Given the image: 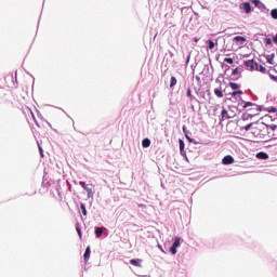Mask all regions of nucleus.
Segmentation results:
<instances>
[{"label":"nucleus","mask_w":277,"mask_h":277,"mask_svg":"<svg viewBox=\"0 0 277 277\" xmlns=\"http://www.w3.org/2000/svg\"><path fill=\"white\" fill-rule=\"evenodd\" d=\"M250 114H242V120H248V118H252V116H259L261 114V107L255 105L254 107L249 109Z\"/></svg>","instance_id":"f257e3e1"},{"label":"nucleus","mask_w":277,"mask_h":277,"mask_svg":"<svg viewBox=\"0 0 277 277\" xmlns=\"http://www.w3.org/2000/svg\"><path fill=\"white\" fill-rule=\"evenodd\" d=\"M80 185L83 189H85L89 198H92V196H94V190L92 189V187L85 184V182H80Z\"/></svg>","instance_id":"f03ea898"},{"label":"nucleus","mask_w":277,"mask_h":277,"mask_svg":"<svg viewBox=\"0 0 277 277\" xmlns=\"http://www.w3.org/2000/svg\"><path fill=\"white\" fill-rule=\"evenodd\" d=\"M245 66L246 68H248L249 70H254L256 69L258 63L254 62V60H249L245 62Z\"/></svg>","instance_id":"7ed1b4c3"},{"label":"nucleus","mask_w":277,"mask_h":277,"mask_svg":"<svg viewBox=\"0 0 277 277\" xmlns=\"http://www.w3.org/2000/svg\"><path fill=\"white\" fill-rule=\"evenodd\" d=\"M223 166H232V163H235V158L233 156L227 155L222 159Z\"/></svg>","instance_id":"20e7f679"},{"label":"nucleus","mask_w":277,"mask_h":277,"mask_svg":"<svg viewBox=\"0 0 277 277\" xmlns=\"http://www.w3.org/2000/svg\"><path fill=\"white\" fill-rule=\"evenodd\" d=\"M233 41L236 42V44H238L240 47L246 44V38L241 37V36L234 37Z\"/></svg>","instance_id":"39448f33"},{"label":"nucleus","mask_w":277,"mask_h":277,"mask_svg":"<svg viewBox=\"0 0 277 277\" xmlns=\"http://www.w3.org/2000/svg\"><path fill=\"white\" fill-rule=\"evenodd\" d=\"M240 8L245 10L246 14H250L252 12V6L250 5V2H243L240 4Z\"/></svg>","instance_id":"423d86ee"},{"label":"nucleus","mask_w":277,"mask_h":277,"mask_svg":"<svg viewBox=\"0 0 277 277\" xmlns=\"http://www.w3.org/2000/svg\"><path fill=\"white\" fill-rule=\"evenodd\" d=\"M221 116H222L221 120H229V118H235V115L228 114V110L226 109L222 110Z\"/></svg>","instance_id":"0eeeda50"},{"label":"nucleus","mask_w":277,"mask_h":277,"mask_svg":"<svg viewBox=\"0 0 277 277\" xmlns=\"http://www.w3.org/2000/svg\"><path fill=\"white\" fill-rule=\"evenodd\" d=\"M130 263H131V265H134V267H142V260L141 259H138V260H135V259L130 260Z\"/></svg>","instance_id":"6e6552de"},{"label":"nucleus","mask_w":277,"mask_h":277,"mask_svg":"<svg viewBox=\"0 0 277 277\" xmlns=\"http://www.w3.org/2000/svg\"><path fill=\"white\" fill-rule=\"evenodd\" d=\"M255 70H258L259 72H262V75H265L267 72V68H265V66L263 65H256Z\"/></svg>","instance_id":"1a4fd4ad"},{"label":"nucleus","mask_w":277,"mask_h":277,"mask_svg":"<svg viewBox=\"0 0 277 277\" xmlns=\"http://www.w3.org/2000/svg\"><path fill=\"white\" fill-rule=\"evenodd\" d=\"M214 94L217 96V98H224V93L222 92V89H214Z\"/></svg>","instance_id":"9d476101"},{"label":"nucleus","mask_w":277,"mask_h":277,"mask_svg":"<svg viewBox=\"0 0 277 277\" xmlns=\"http://www.w3.org/2000/svg\"><path fill=\"white\" fill-rule=\"evenodd\" d=\"M95 237H97V238L103 237V227L95 228Z\"/></svg>","instance_id":"9b49d317"},{"label":"nucleus","mask_w":277,"mask_h":277,"mask_svg":"<svg viewBox=\"0 0 277 277\" xmlns=\"http://www.w3.org/2000/svg\"><path fill=\"white\" fill-rule=\"evenodd\" d=\"M256 157H259V159H268L269 158V156L266 153H263V151L259 153L256 155Z\"/></svg>","instance_id":"f8f14e48"},{"label":"nucleus","mask_w":277,"mask_h":277,"mask_svg":"<svg viewBox=\"0 0 277 277\" xmlns=\"http://www.w3.org/2000/svg\"><path fill=\"white\" fill-rule=\"evenodd\" d=\"M143 148H148L150 146V141L148 138H144L142 142Z\"/></svg>","instance_id":"ddd939ff"},{"label":"nucleus","mask_w":277,"mask_h":277,"mask_svg":"<svg viewBox=\"0 0 277 277\" xmlns=\"http://www.w3.org/2000/svg\"><path fill=\"white\" fill-rule=\"evenodd\" d=\"M90 254H91L90 247H87L84 252V261H88V259H90Z\"/></svg>","instance_id":"4468645a"},{"label":"nucleus","mask_w":277,"mask_h":277,"mask_svg":"<svg viewBox=\"0 0 277 277\" xmlns=\"http://www.w3.org/2000/svg\"><path fill=\"white\" fill-rule=\"evenodd\" d=\"M179 246H181V238L180 237H175L174 242H173V247L174 248H179Z\"/></svg>","instance_id":"2eb2a0df"},{"label":"nucleus","mask_w":277,"mask_h":277,"mask_svg":"<svg viewBox=\"0 0 277 277\" xmlns=\"http://www.w3.org/2000/svg\"><path fill=\"white\" fill-rule=\"evenodd\" d=\"M266 62H267L268 64H274V54L267 55V56H266Z\"/></svg>","instance_id":"dca6fc26"},{"label":"nucleus","mask_w":277,"mask_h":277,"mask_svg":"<svg viewBox=\"0 0 277 277\" xmlns=\"http://www.w3.org/2000/svg\"><path fill=\"white\" fill-rule=\"evenodd\" d=\"M176 82H177L176 77L172 76L171 82H170V88H174V85H176Z\"/></svg>","instance_id":"f3484780"},{"label":"nucleus","mask_w":277,"mask_h":277,"mask_svg":"<svg viewBox=\"0 0 277 277\" xmlns=\"http://www.w3.org/2000/svg\"><path fill=\"white\" fill-rule=\"evenodd\" d=\"M254 106H256L254 103L246 102L245 105H243V109H248V107H254Z\"/></svg>","instance_id":"a211bd4d"},{"label":"nucleus","mask_w":277,"mask_h":277,"mask_svg":"<svg viewBox=\"0 0 277 277\" xmlns=\"http://www.w3.org/2000/svg\"><path fill=\"white\" fill-rule=\"evenodd\" d=\"M229 88L232 90H239V84L235 83V82H229Z\"/></svg>","instance_id":"6ab92c4d"},{"label":"nucleus","mask_w":277,"mask_h":277,"mask_svg":"<svg viewBox=\"0 0 277 277\" xmlns=\"http://www.w3.org/2000/svg\"><path fill=\"white\" fill-rule=\"evenodd\" d=\"M80 209H81L83 215H88V210L85 209V205L84 203L80 205Z\"/></svg>","instance_id":"aec40b11"},{"label":"nucleus","mask_w":277,"mask_h":277,"mask_svg":"<svg viewBox=\"0 0 277 277\" xmlns=\"http://www.w3.org/2000/svg\"><path fill=\"white\" fill-rule=\"evenodd\" d=\"M271 16H272V18L277 19V9H273V10L271 11Z\"/></svg>","instance_id":"412c9836"},{"label":"nucleus","mask_w":277,"mask_h":277,"mask_svg":"<svg viewBox=\"0 0 277 277\" xmlns=\"http://www.w3.org/2000/svg\"><path fill=\"white\" fill-rule=\"evenodd\" d=\"M209 49L210 50H213V49H215V42H213V40H209Z\"/></svg>","instance_id":"4be33fe9"},{"label":"nucleus","mask_w":277,"mask_h":277,"mask_svg":"<svg viewBox=\"0 0 277 277\" xmlns=\"http://www.w3.org/2000/svg\"><path fill=\"white\" fill-rule=\"evenodd\" d=\"M267 111H268L269 114H276L277 109H276V107L272 106V107H268V108H267Z\"/></svg>","instance_id":"5701e85b"},{"label":"nucleus","mask_w":277,"mask_h":277,"mask_svg":"<svg viewBox=\"0 0 277 277\" xmlns=\"http://www.w3.org/2000/svg\"><path fill=\"white\" fill-rule=\"evenodd\" d=\"M224 62H226V64H234L235 63V61L233 58H228V57L224 58Z\"/></svg>","instance_id":"b1692460"},{"label":"nucleus","mask_w":277,"mask_h":277,"mask_svg":"<svg viewBox=\"0 0 277 277\" xmlns=\"http://www.w3.org/2000/svg\"><path fill=\"white\" fill-rule=\"evenodd\" d=\"M237 94H243V91H234L233 93H232V96H237Z\"/></svg>","instance_id":"393cba45"},{"label":"nucleus","mask_w":277,"mask_h":277,"mask_svg":"<svg viewBox=\"0 0 277 277\" xmlns=\"http://www.w3.org/2000/svg\"><path fill=\"white\" fill-rule=\"evenodd\" d=\"M170 252L171 254H176V247H173L172 245V247L170 248Z\"/></svg>","instance_id":"a878e982"},{"label":"nucleus","mask_w":277,"mask_h":277,"mask_svg":"<svg viewBox=\"0 0 277 277\" xmlns=\"http://www.w3.org/2000/svg\"><path fill=\"white\" fill-rule=\"evenodd\" d=\"M251 128H252V123H249L243 127L245 131H250Z\"/></svg>","instance_id":"bb28decb"},{"label":"nucleus","mask_w":277,"mask_h":277,"mask_svg":"<svg viewBox=\"0 0 277 277\" xmlns=\"http://www.w3.org/2000/svg\"><path fill=\"white\" fill-rule=\"evenodd\" d=\"M186 94H187L188 98H192V89L190 88L187 89V93Z\"/></svg>","instance_id":"cd10ccee"},{"label":"nucleus","mask_w":277,"mask_h":277,"mask_svg":"<svg viewBox=\"0 0 277 277\" xmlns=\"http://www.w3.org/2000/svg\"><path fill=\"white\" fill-rule=\"evenodd\" d=\"M251 3H254L256 6V5H259V3H261V0H252Z\"/></svg>","instance_id":"c85d7f7f"},{"label":"nucleus","mask_w":277,"mask_h":277,"mask_svg":"<svg viewBox=\"0 0 277 277\" xmlns=\"http://www.w3.org/2000/svg\"><path fill=\"white\" fill-rule=\"evenodd\" d=\"M232 74H233V75H238V74H239V69H238V68H235Z\"/></svg>","instance_id":"c756f323"},{"label":"nucleus","mask_w":277,"mask_h":277,"mask_svg":"<svg viewBox=\"0 0 277 277\" xmlns=\"http://www.w3.org/2000/svg\"><path fill=\"white\" fill-rule=\"evenodd\" d=\"M180 148H181V150H183V148H185V145L183 144V141H180Z\"/></svg>","instance_id":"7c9ffc66"},{"label":"nucleus","mask_w":277,"mask_h":277,"mask_svg":"<svg viewBox=\"0 0 277 277\" xmlns=\"http://www.w3.org/2000/svg\"><path fill=\"white\" fill-rule=\"evenodd\" d=\"M76 230H77V233H78L79 237L81 238V228L76 227Z\"/></svg>","instance_id":"2f4dec72"},{"label":"nucleus","mask_w":277,"mask_h":277,"mask_svg":"<svg viewBox=\"0 0 277 277\" xmlns=\"http://www.w3.org/2000/svg\"><path fill=\"white\" fill-rule=\"evenodd\" d=\"M269 77H271V79H272L273 81H277V77H276V76L269 75Z\"/></svg>","instance_id":"473e14b6"},{"label":"nucleus","mask_w":277,"mask_h":277,"mask_svg":"<svg viewBox=\"0 0 277 277\" xmlns=\"http://www.w3.org/2000/svg\"><path fill=\"white\" fill-rule=\"evenodd\" d=\"M271 129H272V131H277V126L273 124V126H271Z\"/></svg>","instance_id":"72a5a7b5"},{"label":"nucleus","mask_w":277,"mask_h":277,"mask_svg":"<svg viewBox=\"0 0 277 277\" xmlns=\"http://www.w3.org/2000/svg\"><path fill=\"white\" fill-rule=\"evenodd\" d=\"M266 44H272V39H266Z\"/></svg>","instance_id":"f704fd0d"},{"label":"nucleus","mask_w":277,"mask_h":277,"mask_svg":"<svg viewBox=\"0 0 277 277\" xmlns=\"http://www.w3.org/2000/svg\"><path fill=\"white\" fill-rule=\"evenodd\" d=\"M273 41L277 44V35L273 38Z\"/></svg>","instance_id":"c9c22d12"},{"label":"nucleus","mask_w":277,"mask_h":277,"mask_svg":"<svg viewBox=\"0 0 277 277\" xmlns=\"http://www.w3.org/2000/svg\"><path fill=\"white\" fill-rule=\"evenodd\" d=\"M183 132L187 133V128L185 126L183 127Z\"/></svg>","instance_id":"e433bc0d"},{"label":"nucleus","mask_w":277,"mask_h":277,"mask_svg":"<svg viewBox=\"0 0 277 277\" xmlns=\"http://www.w3.org/2000/svg\"><path fill=\"white\" fill-rule=\"evenodd\" d=\"M40 153H41V157H44V155L42 154V148L40 147Z\"/></svg>","instance_id":"4c0bfd02"},{"label":"nucleus","mask_w":277,"mask_h":277,"mask_svg":"<svg viewBox=\"0 0 277 277\" xmlns=\"http://www.w3.org/2000/svg\"><path fill=\"white\" fill-rule=\"evenodd\" d=\"M194 42H198V38H195V39H194Z\"/></svg>","instance_id":"58836bf2"},{"label":"nucleus","mask_w":277,"mask_h":277,"mask_svg":"<svg viewBox=\"0 0 277 277\" xmlns=\"http://www.w3.org/2000/svg\"><path fill=\"white\" fill-rule=\"evenodd\" d=\"M254 129H256L258 131L260 130V128H259V127H255Z\"/></svg>","instance_id":"ea45409f"}]
</instances>
